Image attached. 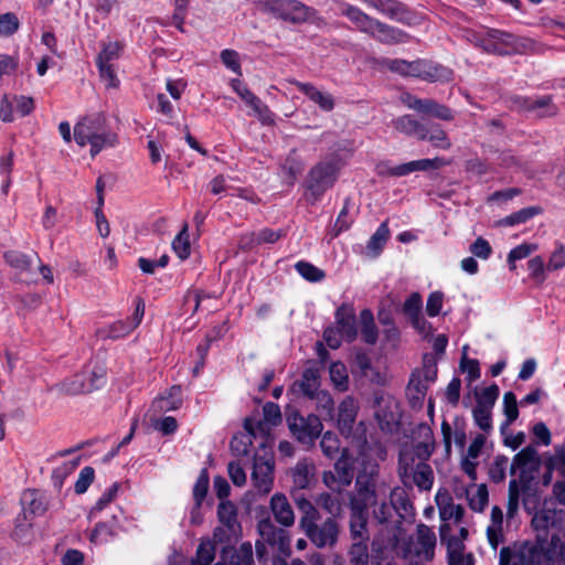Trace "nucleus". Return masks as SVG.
<instances>
[{"instance_id": "nucleus-51", "label": "nucleus", "mask_w": 565, "mask_h": 565, "mask_svg": "<svg viewBox=\"0 0 565 565\" xmlns=\"http://www.w3.org/2000/svg\"><path fill=\"white\" fill-rule=\"evenodd\" d=\"M57 387L62 393L68 395H77L88 392L86 384L84 383L82 376L79 375H75L64 380L57 385Z\"/></svg>"}, {"instance_id": "nucleus-14", "label": "nucleus", "mask_w": 565, "mask_h": 565, "mask_svg": "<svg viewBox=\"0 0 565 565\" xmlns=\"http://www.w3.org/2000/svg\"><path fill=\"white\" fill-rule=\"evenodd\" d=\"M403 103L411 109L440 120L450 121L455 118L454 111L446 105L430 98H418L411 94H405L402 97Z\"/></svg>"}, {"instance_id": "nucleus-16", "label": "nucleus", "mask_w": 565, "mask_h": 565, "mask_svg": "<svg viewBox=\"0 0 565 565\" xmlns=\"http://www.w3.org/2000/svg\"><path fill=\"white\" fill-rule=\"evenodd\" d=\"M375 417L382 429L391 430L398 423L399 413L397 402L383 394L375 395Z\"/></svg>"}, {"instance_id": "nucleus-39", "label": "nucleus", "mask_w": 565, "mask_h": 565, "mask_svg": "<svg viewBox=\"0 0 565 565\" xmlns=\"http://www.w3.org/2000/svg\"><path fill=\"white\" fill-rule=\"evenodd\" d=\"M390 237V230L387 226V222H383L376 232L371 236L366 250L369 256L376 257L383 249L385 243Z\"/></svg>"}, {"instance_id": "nucleus-28", "label": "nucleus", "mask_w": 565, "mask_h": 565, "mask_svg": "<svg viewBox=\"0 0 565 565\" xmlns=\"http://www.w3.org/2000/svg\"><path fill=\"white\" fill-rule=\"evenodd\" d=\"M358 414V405L353 398L347 397L339 405L338 427L343 435H350Z\"/></svg>"}, {"instance_id": "nucleus-26", "label": "nucleus", "mask_w": 565, "mask_h": 565, "mask_svg": "<svg viewBox=\"0 0 565 565\" xmlns=\"http://www.w3.org/2000/svg\"><path fill=\"white\" fill-rule=\"evenodd\" d=\"M294 486L298 489H308L315 482L316 466L311 460L302 459L291 469Z\"/></svg>"}, {"instance_id": "nucleus-5", "label": "nucleus", "mask_w": 565, "mask_h": 565, "mask_svg": "<svg viewBox=\"0 0 565 565\" xmlns=\"http://www.w3.org/2000/svg\"><path fill=\"white\" fill-rule=\"evenodd\" d=\"M436 534L431 527L420 523L404 546V558L411 565H425L435 557Z\"/></svg>"}, {"instance_id": "nucleus-45", "label": "nucleus", "mask_w": 565, "mask_h": 565, "mask_svg": "<svg viewBox=\"0 0 565 565\" xmlns=\"http://www.w3.org/2000/svg\"><path fill=\"white\" fill-rule=\"evenodd\" d=\"M376 10L393 20L401 22L406 21L407 12L405 7L395 0H381V4H379Z\"/></svg>"}, {"instance_id": "nucleus-63", "label": "nucleus", "mask_w": 565, "mask_h": 565, "mask_svg": "<svg viewBox=\"0 0 565 565\" xmlns=\"http://www.w3.org/2000/svg\"><path fill=\"white\" fill-rule=\"evenodd\" d=\"M95 478V471L92 467H84L75 482L74 490L77 494H83L87 491Z\"/></svg>"}, {"instance_id": "nucleus-30", "label": "nucleus", "mask_w": 565, "mask_h": 565, "mask_svg": "<svg viewBox=\"0 0 565 565\" xmlns=\"http://www.w3.org/2000/svg\"><path fill=\"white\" fill-rule=\"evenodd\" d=\"M436 503L439 508V514L443 521H448L451 519H454L456 522L461 521L465 509L460 504H455L448 492L438 491L436 495Z\"/></svg>"}, {"instance_id": "nucleus-29", "label": "nucleus", "mask_w": 565, "mask_h": 565, "mask_svg": "<svg viewBox=\"0 0 565 565\" xmlns=\"http://www.w3.org/2000/svg\"><path fill=\"white\" fill-rule=\"evenodd\" d=\"M393 127L406 136H414L419 140L426 139V125L412 115H404L393 120Z\"/></svg>"}, {"instance_id": "nucleus-60", "label": "nucleus", "mask_w": 565, "mask_h": 565, "mask_svg": "<svg viewBox=\"0 0 565 565\" xmlns=\"http://www.w3.org/2000/svg\"><path fill=\"white\" fill-rule=\"evenodd\" d=\"M503 412L507 416L505 426L514 422L519 416L516 396L512 392H507L503 395Z\"/></svg>"}, {"instance_id": "nucleus-25", "label": "nucleus", "mask_w": 565, "mask_h": 565, "mask_svg": "<svg viewBox=\"0 0 565 565\" xmlns=\"http://www.w3.org/2000/svg\"><path fill=\"white\" fill-rule=\"evenodd\" d=\"M181 404V386L173 385L169 388L167 395H161L152 402L150 412H152L153 415H159L169 411H175Z\"/></svg>"}, {"instance_id": "nucleus-37", "label": "nucleus", "mask_w": 565, "mask_h": 565, "mask_svg": "<svg viewBox=\"0 0 565 565\" xmlns=\"http://www.w3.org/2000/svg\"><path fill=\"white\" fill-rule=\"evenodd\" d=\"M134 329L128 321H116L109 326L97 329L96 337L102 340H117L129 334Z\"/></svg>"}, {"instance_id": "nucleus-8", "label": "nucleus", "mask_w": 565, "mask_h": 565, "mask_svg": "<svg viewBox=\"0 0 565 565\" xmlns=\"http://www.w3.org/2000/svg\"><path fill=\"white\" fill-rule=\"evenodd\" d=\"M532 46L531 41L516 38L514 34L498 29L487 30V42L483 52L495 55L524 53Z\"/></svg>"}, {"instance_id": "nucleus-3", "label": "nucleus", "mask_w": 565, "mask_h": 565, "mask_svg": "<svg viewBox=\"0 0 565 565\" xmlns=\"http://www.w3.org/2000/svg\"><path fill=\"white\" fill-rule=\"evenodd\" d=\"M387 488V483L380 480L379 465H370L358 473L355 478L356 494L350 498L349 505L369 510V507L377 503L379 494L385 492Z\"/></svg>"}, {"instance_id": "nucleus-10", "label": "nucleus", "mask_w": 565, "mask_h": 565, "mask_svg": "<svg viewBox=\"0 0 565 565\" xmlns=\"http://www.w3.org/2000/svg\"><path fill=\"white\" fill-rule=\"evenodd\" d=\"M122 50L124 44L119 41H109L102 44V51L97 56L96 64L100 78L108 88H117L119 86L114 62L120 57Z\"/></svg>"}, {"instance_id": "nucleus-15", "label": "nucleus", "mask_w": 565, "mask_h": 565, "mask_svg": "<svg viewBox=\"0 0 565 565\" xmlns=\"http://www.w3.org/2000/svg\"><path fill=\"white\" fill-rule=\"evenodd\" d=\"M540 467V456L533 446H527L519 451L511 463L510 473L514 475L520 471V481L526 482L532 478V473L537 471Z\"/></svg>"}, {"instance_id": "nucleus-27", "label": "nucleus", "mask_w": 565, "mask_h": 565, "mask_svg": "<svg viewBox=\"0 0 565 565\" xmlns=\"http://www.w3.org/2000/svg\"><path fill=\"white\" fill-rule=\"evenodd\" d=\"M291 83L322 110L331 111L334 108V99L331 94L323 93L309 83L298 81Z\"/></svg>"}, {"instance_id": "nucleus-52", "label": "nucleus", "mask_w": 565, "mask_h": 565, "mask_svg": "<svg viewBox=\"0 0 565 565\" xmlns=\"http://www.w3.org/2000/svg\"><path fill=\"white\" fill-rule=\"evenodd\" d=\"M295 267L299 275L308 281L317 282L324 278L323 270L308 262H298Z\"/></svg>"}, {"instance_id": "nucleus-6", "label": "nucleus", "mask_w": 565, "mask_h": 565, "mask_svg": "<svg viewBox=\"0 0 565 565\" xmlns=\"http://www.w3.org/2000/svg\"><path fill=\"white\" fill-rule=\"evenodd\" d=\"M397 473L408 488L415 484L420 491H429L434 483L431 467L424 461L415 463V456L409 452L399 454Z\"/></svg>"}, {"instance_id": "nucleus-41", "label": "nucleus", "mask_w": 565, "mask_h": 565, "mask_svg": "<svg viewBox=\"0 0 565 565\" xmlns=\"http://www.w3.org/2000/svg\"><path fill=\"white\" fill-rule=\"evenodd\" d=\"M362 324L361 333L365 343L375 344L377 341V328L374 323L373 313L369 309H364L360 313Z\"/></svg>"}, {"instance_id": "nucleus-47", "label": "nucleus", "mask_w": 565, "mask_h": 565, "mask_svg": "<svg viewBox=\"0 0 565 565\" xmlns=\"http://www.w3.org/2000/svg\"><path fill=\"white\" fill-rule=\"evenodd\" d=\"M215 558V545L211 540L202 541L196 550L192 565H211Z\"/></svg>"}, {"instance_id": "nucleus-46", "label": "nucleus", "mask_w": 565, "mask_h": 565, "mask_svg": "<svg viewBox=\"0 0 565 565\" xmlns=\"http://www.w3.org/2000/svg\"><path fill=\"white\" fill-rule=\"evenodd\" d=\"M300 390L308 397H313V394L319 387V371L317 369L308 367L302 373V379L299 382Z\"/></svg>"}, {"instance_id": "nucleus-18", "label": "nucleus", "mask_w": 565, "mask_h": 565, "mask_svg": "<svg viewBox=\"0 0 565 565\" xmlns=\"http://www.w3.org/2000/svg\"><path fill=\"white\" fill-rule=\"evenodd\" d=\"M544 544L524 542L514 551L510 548V562L513 565H540L544 558Z\"/></svg>"}, {"instance_id": "nucleus-20", "label": "nucleus", "mask_w": 565, "mask_h": 565, "mask_svg": "<svg viewBox=\"0 0 565 565\" xmlns=\"http://www.w3.org/2000/svg\"><path fill=\"white\" fill-rule=\"evenodd\" d=\"M513 102L522 109L534 113L539 118L553 117L557 114V107L553 104L551 96H542L536 99L515 97Z\"/></svg>"}, {"instance_id": "nucleus-57", "label": "nucleus", "mask_w": 565, "mask_h": 565, "mask_svg": "<svg viewBox=\"0 0 565 565\" xmlns=\"http://www.w3.org/2000/svg\"><path fill=\"white\" fill-rule=\"evenodd\" d=\"M497 161L501 168L512 169L514 171H520L524 167L522 160L510 150L499 151Z\"/></svg>"}, {"instance_id": "nucleus-19", "label": "nucleus", "mask_w": 565, "mask_h": 565, "mask_svg": "<svg viewBox=\"0 0 565 565\" xmlns=\"http://www.w3.org/2000/svg\"><path fill=\"white\" fill-rule=\"evenodd\" d=\"M220 563L222 565H253L254 556L252 544L244 542L238 547H223Z\"/></svg>"}, {"instance_id": "nucleus-62", "label": "nucleus", "mask_w": 565, "mask_h": 565, "mask_svg": "<svg viewBox=\"0 0 565 565\" xmlns=\"http://www.w3.org/2000/svg\"><path fill=\"white\" fill-rule=\"evenodd\" d=\"M320 448L323 455L331 459L335 456V454H338L340 449L339 439L332 433L327 431L321 438Z\"/></svg>"}, {"instance_id": "nucleus-11", "label": "nucleus", "mask_w": 565, "mask_h": 565, "mask_svg": "<svg viewBox=\"0 0 565 565\" xmlns=\"http://www.w3.org/2000/svg\"><path fill=\"white\" fill-rule=\"evenodd\" d=\"M287 423L291 434L303 444L312 443L322 431L320 417L313 414L303 417L292 411L287 415Z\"/></svg>"}, {"instance_id": "nucleus-34", "label": "nucleus", "mask_w": 565, "mask_h": 565, "mask_svg": "<svg viewBox=\"0 0 565 565\" xmlns=\"http://www.w3.org/2000/svg\"><path fill=\"white\" fill-rule=\"evenodd\" d=\"M373 38L385 44H396L404 42L408 36L405 32L377 20L374 25Z\"/></svg>"}, {"instance_id": "nucleus-31", "label": "nucleus", "mask_w": 565, "mask_h": 565, "mask_svg": "<svg viewBox=\"0 0 565 565\" xmlns=\"http://www.w3.org/2000/svg\"><path fill=\"white\" fill-rule=\"evenodd\" d=\"M342 14L345 15L356 28L371 36H374V25L376 19L371 18L359 8L353 6H345L342 10Z\"/></svg>"}, {"instance_id": "nucleus-42", "label": "nucleus", "mask_w": 565, "mask_h": 565, "mask_svg": "<svg viewBox=\"0 0 565 565\" xmlns=\"http://www.w3.org/2000/svg\"><path fill=\"white\" fill-rule=\"evenodd\" d=\"M316 503L330 516H337L342 510V503L338 495L331 492H321L316 498Z\"/></svg>"}, {"instance_id": "nucleus-59", "label": "nucleus", "mask_w": 565, "mask_h": 565, "mask_svg": "<svg viewBox=\"0 0 565 565\" xmlns=\"http://www.w3.org/2000/svg\"><path fill=\"white\" fill-rule=\"evenodd\" d=\"M498 396H499L498 385L493 384L489 387H486L480 394H477V405L476 406L492 409Z\"/></svg>"}, {"instance_id": "nucleus-21", "label": "nucleus", "mask_w": 565, "mask_h": 565, "mask_svg": "<svg viewBox=\"0 0 565 565\" xmlns=\"http://www.w3.org/2000/svg\"><path fill=\"white\" fill-rule=\"evenodd\" d=\"M349 530L352 541H369L370 534L367 530L369 511L358 507L349 505Z\"/></svg>"}, {"instance_id": "nucleus-17", "label": "nucleus", "mask_w": 565, "mask_h": 565, "mask_svg": "<svg viewBox=\"0 0 565 565\" xmlns=\"http://www.w3.org/2000/svg\"><path fill=\"white\" fill-rule=\"evenodd\" d=\"M257 529L259 535L267 544L281 553L289 551L290 540L286 530L277 527L269 519L260 520Z\"/></svg>"}, {"instance_id": "nucleus-64", "label": "nucleus", "mask_w": 565, "mask_h": 565, "mask_svg": "<svg viewBox=\"0 0 565 565\" xmlns=\"http://www.w3.org/2000/svg\"><path fill=\"white\" fill-rule=\"evenodd\" d=\"M330 376L337 387H339L340 390L347 388L349 377L347 374L345 366L342 363L338 362L331 364Z\"/></svg>"}, {"instance_id": "nucleus-4", "label": "nucleus", "mask_w": 565, "mask_h": 565, "mask_svg": "<svg viewBox=\"0 0 565 565\" xmlns=\"http://www.w3.org/2000/svg\"><path fill=\"white\" fill-rule=\"evenodd\" d=\"M342 166L341 158L338 154H331L310 169L307 175V190L312 202L319 200L334 185Z\"/></svg>"}, {"instance_id": "nucleus-56", "label": "nucleus", "mask_w": 565, "mask_h": 565, "mask_svg": "<svg viewBox=\"0 0 565 565\" xmlns=\"http://www.w3.org/2000/svg\"><path fill=\"white\" fill-rule=\"evenodd\" d=\"M519 498L520 490L516 480H511L509 483L508 504H507V518L511 520L515 516L519 510Z\"/></svg>"}, {"instance_id": "nucleus-23", "label": "nucleus", "mask_w": 565, "mask_h": 565, "mask_svg": "<svg viewBox=\"0 0 565 565\" xmlns=\"http://www.w3.org/2000/svg\"><path fill=\"white\" fill-rule=\"evenodd\" d=\"M335 327L348 342H353L356 339L358 330L353 308L345 305L338 308L335 312Z\"/></svg>"}, {"instance_id": "nucleus-43", "label": "nucleus", "mask_w": 565, "mask_h": 565, "mask_svg": "<svg viewBox=\"0 0 565 565\" xmlns=\"http://www.w3.org/2000/svg\"><path fill=\"white\" fill-rule=\"evenodd\" d=\"M6 263L20 273H30L32 269V260L30 256L17 250H9L3 254Z\"/></svg>"}, {"instance_id": "nucleus-50", "label": "nucleus", "mask_w": 565, "mask_h": 565, "mask_svg": "<svg viewBox=\"0 0 565 565\" xmlns=\"http://www.w3.org/2000/svg\"><path fill=\"white\" fill-rule=\"evenodd\" d=\"M231 86L234 92L249 106L253 110L256 109L263 102L249 90V88L239 79H232Z\"/></svg>"}, {"instance_id": "nucleus-40", "label": "nucleus", "mask_w": 565, "mask_h": 565, "mask_svg": "<svg viewBox=\"0 0 565 565\" xmlns=\"http://www.w3.org/2000/svg\"><path fill=\"white\" fill-rule=\"evenodd\" d=\"M435 148L447 150L451 147V141L446 131L438 124L426 125V139Z\"/></svg>"}, {"instance_id": "nucleus-44", "label": "nucleus", "mask_w": 565, "mask_h": 565, "mask_svg": "<svg viewBox=\"0 0 565 565\" xmlns=\"http://www.w3.org/2000/svg\"><path fill=\"white\" fill-rule=\"evenodd\" d=\"M188 231L189 225L188 223H184L179 234L172 241V249L182 260L186 259L191 253Z\"/></svg>"}, {"instance_id": "nucleus-53", "label": "nucleus", "mask_w": 565, "mask_h": 565, "mask_svg": "<svg viewBox=\"0 0 565 565\" xmlns=\"http://www.w3.org/2000/svg\"><path fill=\"white\" fill-rule=\"evenodd\" d=\"M546 469L556 470L559 475L565 473V444L556 446L554 454L545 461Z\"/></svg>"}, {"instance_id": "nucleus-9", "label": "nucleus", "mask_w": 565, "mask_h": 565, "mask_svg": "<svg viewBox=\"0 0 565 565\" xmlns=\"http://www.w3.org/2000/svg\"><path fill=\"white\" fill-rule=\"evenodd\" d=\"M564 520L565 510L544 508L537 511L531 522L536 533V541L546 544L551 537V545L555 547L559 539L557 533L550 534V531L554 529L561 530Z\"/></svg>"}, {"instance_id": "nucleus-54", "label": "nucleus", "mask_w": 565, "mask_h": 565, "mask_svg": "<svg viewBox=\"0 0 565 565\" xmlns=\"http://www.w3.org/2000/svg\"><path fill=\"white\" fill-rule=\"evenodd\" d=\"M509 459L503 455H499L494 458L493 462L489 468V478L495 482H502L505 478V469L508 466Z\"/></svg>"}, {"instance_id": "nucleus-1", "label": "nucleus", "mask_w": 565, "mask_h": 565, "mask_svg": "<svg viewBox=\"0 0 565 565\" xmlns=\"http://www.w3.org/2000/svg\"><path fill=\"white\" fill-rule=\"evenodd\" d=\"M300 512L299 529L317 548H332L337 545L341 525L337 518L322 519L318 508L303 495L295 499Z\"/></svg>"}, {"instance_id": "nucleus-7", "label": "nucleus", "mask_w": 565, "mask_h": 565, "mask_svg": "<svg viewBox=\"0 0 565 565\" xmlns=\"http://www.w3.org/2000/svg\"><path fill=\"white\" fill-rule=\"evenodd\" d=\"M355 475V458L348 448L341 450L333 465V470L322 472V482L332 492L340 494L349 487Z\"/></svg>"}, {"instance_id": "nucleus-61", "label": "nucleus", "mask_w": 565, "mask_h": 565, "mask_svg": "<svg viewBox=\"0 0 565 565\" xmlns=\"http://www.w3.org/2000/svg\"><path fill=\"white\" fill-rule=\"evenodd\" d=\"M252 444L250 436L239 435L232 438L230 448L234 456L242 457L248 455Z\"/></svg>"}, {"instance_id": "nucleus-24", "label": "nucleus", "mask_w": 565, "mask_h": 565, "mask_svg": "<svg viewBox=\"0 0 565 565\" xmlns=\"http://www.w3.org/2000/svg\"><path fill=\"white\" fill-rule=\"evenodd\" d=\"M270 510L280 525L289 527L295 523V513L288 499L282 493H275L270 499Z\"/></svg>"}, {"instance_id": "nucleus-32", "label": "nucleus", "mask_w": 565, "mask_h": 565, "mask_svg": "<svg viewBox=\"0 0 565 565\" xmlns=\"http://www.w3.org/2000/svg\"><path fill=\"white\" fill-rule=\"evenodd\" d=\"M390 502L393 511L403 520L414 515V508L408 499L406 491L399 487H395L390 491Z\"/></svg>"}, {"instance_id": "nucleus-13", "label": "nucleus", "mask_w": 565, "mask_h": 565, "mask_svg": "<svg viewBox=\"0 0 565 565\" xmlns=\"http://www.w3.org/2000/svg\"><path fill=\"white\" fill-rule=\"evenodd\" d=\"M266 9L278 18L294 23L305 22L315 14L313 10L297 0H268Z\"/></svg>"}, {"instance_id": "nucleus-12", "label": "nucleus", "mask_w": 565, "mask_h": 565, "mask_svg": "<svg viewBox=\"0 0 565 565\" xmlns=\"http://www.w3.org/2000/svg\"><path fill=\"white\" fill-rule=\"evenodd\" d=\"M263 455H255L252 481L259 493L267 494L273 487L274 458L270 451L263 445Z\"/></svg>"}, {"instance_id": "nucleus-35", "label": "nucleus", "mask_w": 565, "mask_h": 565, "mask_svg": "<svg viewBox=\"0 0 565 565\" xmlns=\"http://www.w3.org/2000/svg\"><path fill=\"white\" fill-rule=\"evenodd\" d=\"M428 386V384H426L418 376H415L412 373L406 388V394L408 402L413 408H422L424 398L427 394Z\"/></svg>"}, {"instance_id": "nucleus-38", "label": "nucleus", "mask_w": 565, "mask_h": 565, "mask_svg": "<svg viewBox=\"0 0 565 565\" xmlns=\"http://www.w3.org/2000/svg\"><path fill=\"white\" fill-rule=\"evenodd\" d=\"M454 78L452 70L434 63L431 61H427V67L423 72V79L434 83V82H450Z\"/></svg>"}, {"instance_id": "nucleus-2", "label": "nucleus", "mask_w": 565, "mask_h": 565, "mask_svg": "<svg viewBox=\"0 0 565 565\" xmlns=\"http://www.w3.org/2000/svg\"><path fill=\"white\" fill-rule=\"evenodd\" d=\"M74 139L79 147L90 145L92 157L117 143V135L107 130V118L102 113L82 118L74 127Z\"/></svg>"}, {"instance_id": "nucleus-48", "label": "nucleus", "mask_w": 565, "mask_h": 565, "mask_svg": "<svg viewBox=\"0 0 565 565\" xmlns=\"http://www.w3.org/2000/svg\"><path fill=\"white\" fill-rule=\"evenodd\" d=\"M540 212L541 207L537 206L525 207L500 220L499 225L513 226L516 224L525 223L527 220L537 215Z\"/></svg>"}, {"instance_id": "nucleus-58", "label": "nucleus", "mask_w": 565, "mask_h": 565, "mask_svg": "<svg viewBox=\"0 0 565 565\" xmlns=\"http://www.w3.org/2000/svg\"><path fill=\"white\" fill-rule=\"evenodd\" d=\"M317 401L318 409H320V415L323 417H332L333 415V399L331 395L327 391H317L313 394V397Z\"/></svg>"}, {"instance_id": "nucleus-55", "label": "nucleus", "mask_w": 565, "mask_h": 565, "mask_svg": "<svg viewBox=\"0 0 565 565\" xmlns=\"http://www.w3.org/2000/svg\"><path fill=\"white\" fill-rule=\"evenodd\" d=\"M469 507L477 512L483 511L488 503V489L484 484L478 486L476 492L473 494L467 493Z\"/></svg>"}, {"instance_id": "nucleus-49", "label": "nucleus", "mask_w": 565, "mask_h": 565, "mask_svg": "<svg viewBox=\"0 0 565 565\" xmlns=\"http://www.w3.org/2000/svg\"><path fill=\"white\" fill-rule=\"evenodd\" d=\"M369 541H353L349 550L350 563L352 565H367Z\"/></svg>"}, {"instance_id": "nucleus-36", "label": "nucleus", "mask_w": 565, "mask_h": 565, "mask_svg": "<svg viewBox=\"0 0 565 565\" xmlns=\"http://www.w3.org/2000/svg\"><path fill=\"white\" fill-rule=\"evenodd\" d=\"M217 518L222 525L232 533H237L239 523L237 521V509L231 501H222L217 507Z\"/></svg>"}, {"instance_id": "nucleus-22", "label": "nucleus", "mask_w": 565, "mask_h": 565, "mask_svg": "<svg viewBox=\"0 0 565 565\" xmlns=\"http://www.w3.org/2000/svg\"><path fill=\"white\" fill-rule=\"evenodd\" d=\"M21 504L23 507V519L29 515H42L49 509L46 497L36 489H28L22 493Z\"/></svg>"}, {"instance_id": "nucleus-33", "label": "nucleus", "mask_w": 565, "mask_h": 565, "mask_svg": "<svg viewBox=\"0 0 565 565\" xmlns=\"http://www.w3.org/2000/svg\"><path fill=\"white\" fill-rule=\"evenodd\" d=\"M503 511L494 505L491 509V524L487 527V537L492 548H497L504 541L502 532Z\"/></svg>"}]
</instances>
